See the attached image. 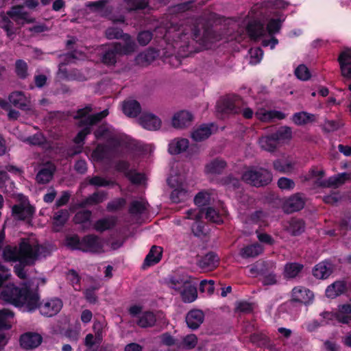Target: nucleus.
<instances>
[{"label":"nucleus","instance_id":"nucleus-12","mask_svg":"<svg viewBox=\"0 0 351 351\" xmlns=\"http://www.w3.org/2000/svg\"><path fill=\"white\" fill-rule=\"evenodd\" d=\"M313 297L312 291L302 287H295L292 291V300L295 302L307 304L313 299Z\"/></svg>","mask_w":351,"mask_h":351},{"label":"nucleus","instance_id":"nucleus-53","mask_svg":"<svg viewBox=\"0 0 351 351\" xmlns=\"http://www.w3.org/2000/svg\"><path fill=\"white\" fill-rule=\"evenodd\" d=\"M295 76L303 81L308 80L311 77V73L304 64L299 65L295 70Z\"/></svg>","mask_w":351,"mask_h":351},{"label":"nucleus","instance_id":"nucleus-64","mask_svg":"<svg viewBox=\"0 0 351 351\" xmlns=\"http://www.w3.org/2000/svg\"><path fill=\"white\" fill-rule=\"evenodd\" d=\"M250 340L258 346H263L267 343V338L263 334L254 333L251 335Z\"/></svg>","mask_w":351,"mask_h":351},{"label":"nucleus","instance_id":"nucleus-39","mask_svg":"<svg viewBox=\"0 0 351 351\" xmlns=\"http://www.w3.org/2000/svg\"><path fill=\"white\" fill-rule=\"evenodd\" d=\"M156 322L155 315L149 311L142 313L137 322V324L141 328L153 326Z\"/></svg>","mask_w":351,"mask_h":351},{"label":"nucleus","instance_id":"nucleus-22","mask_svg":"<svg viewBox=\"0 0 351 351\" xmlns=\"http://www.w3.org/2000/svg\"><path fill=\"white\" fill-rule=\"evenodd\" d=\"M247 32L251 40H258L265 33L264 25L260 21H253L247 26Z\"/></svg>","mask_w":351,"mask_h":351},{"label":"nucleus","instance_id":"nucleus-37","mask_svg":"<svg viewBox=\"0 0 351 351\" xmlns=\"http://www.w3.org/2000/svg\"><path fill=\"white\" fill-rule=\"evenodd\" d=\"M277 143L289 141L292 138V130L289 126H281L275 132L271 133Z\"/></svg>","mask_w":351,"mask_h":351},{"label":"nucleus","instance_id":"nucleus-59","mask_svg":"<svg viewBox=\"0 0 351 351\" xmlns=\"http://www.w3.org/2000/svg\"><path fill=\"white\" fill-rule=\"evenodd\" d=\"M125 203L124 198H117L108 204L107 210L110 212L118 210L123 207Z\"/></svg>","mask_w":351,"mask_h":351},{"label":"nucleus","instance_id":"nucleus-40","mask_svg":"<svg viewBox=\"0 0 351 351\" xmlns=\"http://www.w3.org/2000/svg\"><path fill=\"white\" fill-rule=\"evenodd\" d=\"M259 144L263 150L269 152H274L278 145L272 134L261 137L259 139Z\"/></svg>","mask_w":351,"mask_h":351},{"label":"nucleus","instance_id":"nucleus-1","mask_svg":"<svg viewBox=\"0 0 351 351\" xmlns=\"http://www.w3.org/2000/svg\"><path fill=\"white\" fill-rule=\"evenodd\" d=\"M11 276L10 269L0 263V299L7 303L16 306L25 305L29 311H33L38 306V294L30 291L27 287L19 288L13 284H8L3 287L4 282Z\"/></svg>","mask_w":351,"mask_h":351},{"label":"nucleus","instance_id":"nucleus-41","mask_svg":"<svg viewBox=\"0 0 351 351\" xmlns=\"http://www.w3.org/2000/svg\"><path fill=\"white\" fill-rule=\"evenodd\" d=\"M14 72L16 76L21 80H25L28 75V64L22 60H16L14 64Z\"/></svg>","mask_w":351,"mask_h":351},{"label":"nucleus","instance_id":"nucleus-4","mask_svg":"<svg viewBox=\"0 0 351 351\" xmlns=\"http://www.w3.org/2000/svg\"><path fill=\"white\" fill-rule=\"evenodd\" d=\"M106 145L112 150L125 147L132 151L139 152L140 154H152L155 151L154 144L145 143L121 134L111 132L106 138Z\"/></svg>","mask_w":351,"mask_h":351},{"label":"nucleus","instance_id":"nucleus-47","mask_svg":"<svg viewBox=\"0 0 351 351\" xmlns=\"http://www.w3.org/2000/svg\"><path fill=\"white\" fill-rule=\"evenodd\" d=\"M69 217V213L66 209L60 210L53 216V225L61 227L65 224Z\"/></svg>","mask_w":351,"mask_h":351},{"label":"nucleus","instance_id":"nucleus-7","mask_svg":"<svg viewBox=\"0 0 351 351\" xmlns=\"http://www.w3.org/2000/svg\"><path fill=\"white\" fill-rule=\"evenodd\" d=\"M62 303L60 299L54 298L44 303L39 302L38 297V306L41 313L47 317H51L56 315L62 308Z\"/></svg>","mask_w":351,"mask_h":351},{"label":"nucleus","instance_id":"nucleus-25","mask_svg":"<svg viewBox=\"0 0 351 351\" xmlns=\"http://www.w3.org/2000/svg\"><path fill=\"white\" fill-rule=\"evenodd\" d=\"M109 114L108 109H105L99 112L88 115L86 118L81 120L79 123L80 126H89L92 129V126L100 122L103 119L106 117Z\"/></svg>","mask_w":351,"mask_h":351},{"label":"nucleus","instance_id":"nucleus-17","mask_svg":"<svg viewBox=\"0 0 351 351\" xmlns=\"http://www.w3.org/2000/svg\"><path fill=\"white\" fill-rule=\"evenodd\" d=\"M219 263V258L214 252H209L202 257L197 262L198 266L204 271H208L216 268Z\"/></svg>","mask_w":351,"mask_h":351},{"label":"nucleus","instance_id":"nucleus-29","mask_svg":"<svg viewBox=\"0 0 351 351\" xmlns=\"http://www.w3.org/2000/svg\"><path fill=\"white\" fill-rule=\"evenodd\" d=\"M157 56V52L154 49H149L138 53L135 58L136 64L145 66L152 62Z\"/></svg>","mask_w":351,"mask_h":351},{"label":"nucleus","instance_id":"nucleus-9","mask_svg":"<svg viewBox=\"0 0 351 351\" xmlns=\"http://www.w3.org/2000/svg\"><path fill=\"white\" fill-rule=\"evenodd\" d=\"M304 199L299 193L289 197L283 204L282 209L287 213H292L298 211L304 206Z\"/></svg>","mask_w":351,"mask_h":351},{"label":"nucleus","instance_id":"nucleus-28","mask_svg":"<svg viewBox=\"0 0 351 351\" xmlns=\"http://www.w3.org/2000/svg\"><path fill=\"white\" fill-rule=\"evenodd\" d=\"M117 221L116 217L108 216L97 220L94 224V228L97 232H103L114 228L117 224Z\"/></svg>","mask_w":351,"mask_h":351},{"label":"nucleus","instance_id":"nucleus-57","mask_svg":"<svg viewBox=\"0 0 351 351\" xmlns=\"http://www.w3.org/2000/svg\"><path fill=\"white\" fill-rule=\"evenodd\" d=\"M25 141L30 145H42L45 141L46 138L41 133H36L32 136H28Z\"/></svg>","mask_w":351,"mask_h":351},{"label":"nucleus","instance_id":"nucleus-38","mask_svg":"<svg viewBox=\"0 0 351 351\" xmlns=\"http://www.w3.org/2000/svg\"><path fill=\"white\" fill-rule=\"evenodd\" d=\"M211 134V128L207 125H202L192 132L191 137L195 141H202L208 138Z\"/></svg>","mask_w":351,"mask_h":351},{"label":"nucleus","instance_id":"nucleus-58","mask_svg":"<svg viewBox=\"0 0 351 351\" xmlns=\"http://www.w3.org/2000/svg\"><path fill=\"white\" fill-rule=\"evenodd\" d=\"M153 34L149 31L140 32L137 36L138 43L142 45H147L152 39Z\"/></svg>","mask_w":351,"mask_h":351},{"label":"nucleus","instance_id":"nucleus-44","mask_svg":"<svg viewBox=\"0 0 351 351\" xmlns=\"http://www.w3.org/2000/svg\"><path fill=\"white\" fill-rule=\"evenodd\" d=\"M13 317L14 313L10 310L7 308L0 310V328L9 329L10 328L9 320Z\"/></svg>","mask_w":351,"mask_h":351},{"label":"nucleus","instance_id":"nucleus-51","mask_svg":"<svg viewBox=\"0 0 351 351\" xmlns=\"http://www.w3.org/2000/svg\"><path fill=\"white\" fill-rule=\"evenodd\" d=\"M126 34L123 33L121 29L117 27H110L106 31V36L108 39H123Z\"/></svg>","mask_w":351,"mask_h":351},{"label":"nucleus","instance_id":"nucleus-31","mask_svg":"<svg viewBox=\"0 0 351 351\" xmlns=\"http://www.w3.org/2000/svg\"><path fill=\"white\" fill-rule=\"evenodd\" d=\"M189 141L186 138L175 139L169 143L168 147L169 154H182L189 147Z\"/></svg>","mask_w":351,"mask_h":351},{"label":"nucleus","instance_id":"nucleus-49","mask_svg":"<svg viewBox=\"0 0 351 351\" xmlns=\"http://www.w3.org/2000/svg\"><path fill=\"white\" fill-rule=\"evenodd\" d=\"M204 213V210L202 209L194 217L197 222L192 226V231L197 237L204 234V226L199 222L200 219L203 217Z\"/></svg>","mask_w":351,"mask_h":351},{"label":"nucleus","instance_id":"nucleus-2","mask_svg":"<svg viewBox=\"0 0 351 351\" xmlns=\"http://www.w3.org/2000/svg\"><path fill=\"white\" fill-rule=\"evenodd\" d=\"M52 248L36 244L34 241L23 239L16 246L7 245L3 250L2 256L5 261H19L23 265H32L35 262L51 254Z\"/></svg>","mask_w":351,"mask_h":351},{"label":"nucleus","instance_id":"nucleus-19","mask_svg":"<svg viewBox=\"0 0 351 351\" xmlns=\"http://www.w3.org/2000/svg\"><path fill=\"white\" fill-rule=\"evenodd\" d=\"M123 40L125 42L123 45L121 43H114L117 47L116 49L119 53V56L129 55L134 52L136 45L132 37L129 34H125V38Z\"/></svg>","mask_w":351,"mask_h":351},{"label":"nucleus","instance_id":"nucleus-30","mask_svg":"<svg viewBox=\"0 0 351 351\" xmlns=\"http://www.w3.org/2000/svg\"><path fill=\"white\" fill-rule=\"evenodd\" d=\"M332 272L331 264L322 262L315 265L313 269V275L319 279L327 278Z\"/></svg>","mask_w":351,"mask_h":351},{"label":"nucleus","instance_id":"nucleus-26","mask_svg":"<svg viewBox=\"0 0 351 351\" xmlns=\"http://www.w3.org/2000/svg\"><path fill=\"white\" fill-rule=\"evenodd\" d=\"M162 253V250L161 247L153 245L145 257L143 267L145 268L158 263L161 259Z\"/></svg>","mask_w":351,"mask_h":351},{"label":"nucleus","instance_id":"nucleus-61","mask_svg":"<svg viewBox=\"0 0 351 351\" xmlns=\"http://www.w3.org/2000/svg\"><path fill=\"white\" fill-rule=\"evenodd\" d=\"M92 129L89 126H84L75 136L73 141L76 144H80L84 143L86 136L90 134Z\"/></svg>","mask_w":351,"mask_h":351},{"label":"nucleus","instance_id":"nucleus-42","mask_svg":"<svg viewBox=\"0 0 351 351\" xmlns=\"http://www.w3.org/2000/svg\"><path fill=\"white\" fill-rule=\"evenodd\" d=\"M329 187L337 188L343 184L346 181L351 180L350 173H342L335 176L330 177Z\"/></svg>","mask_w":351,"mask_h":351},{"label":"nucleus","instance_id":"nucleus-60","mask_svg":"<svg viewBox=\"0 0 351 351\" xmlns=\"http://www.w3.org/2000/svg\"><path fill=\"white\" fill-rule=\"evenodd\" d=\"M205 217L213 223H220L221 217L218 213L213 208L208 207L206 209Z\"/></svg>","mask_w":351,"mask_h":351},{"label":"nucleus","instance_id":"nucleus-13","mask_svg":"<svg viewBox=\"0 0 351 351\" xmlns=\"http://www.w3.org/2000/svg\"><path fill=\"white\" fill-rule=\"evenodd\" d=\"M56 166L52 162H47L36 175V181L39 184H47L53 178L56 171Z\"/></svg>","mask_w":351,"mask_h":351},{"label":"nucleus","instance_id":"nucleus-24","mask_svg":"<svg viewBox=\"0 0 351 351\" xmlns=\"http://www.w3.org/2000/svg\"><path fill=\"white\" fill-rule=\"evenodd\" d=\"M291 121L296 125H305L310 123L316 121V117L314 114L307 112L306 111H301L295 112L292 115Z\"/></svg>","mask_w":351,"mask_h":351},{"label":"nucleus","instance_id":"nucleus-16","mask_svg":"<svg viewBox=\"0 0 351 351\" xmlns=\"http://www.w3.org/2000/svg\"><path fill=\"white\" fill-rule=\"evenodd\" d=\"M204 319V314L203 311L199 309H193L190 311L186 316V322L187 326L195 330L199 327Z\"/></svg>","mask_w":351,"mask_h":351},{"label":"nucleus","instance_id":"nucleus-23","mask_svg":"<svg viewBox=\"0 0 351 351\" xmlns=\"http://www.w3.org/2000/svg\"><path fill=\"white\" fill-rule=\"evenodd\" d=\"M9 101L14 107L23 110L28 109V104L25 94L22 91H14L10 94Z\"/></svg>","mask_w":351,"mask_h":351},{"label":"nucleus","instance_id":"nucleus-21","mask_svg":"<svg viewBox=\"0 0 351 351\" xmlns=\"http://www.w3.org/2000/svg\"><path fill=\"white\" fill-rule=\"evenodd\" d=\"M115 43L108 46L103 52L101 62L106 65L112 66L117 63V56H119Z\"/></svg>","mask_w":351,"mask_h":351},{"label":"nucleus","instance_id":"nucleus-63","mask_svg":"<svg viewBox=\"0 0 351 351\" xmlns=\"http://www.w3.org/2000/svg\"><path fill=\"white\" fill-rule=\"evenodd\" d=\"M221 182L223 184L226 185L229 187H232L233 189H237L240 185L239 180L232 176H228L225 178H223L221 180Z\"/></svg>","mask_w":351,"mask_h":351},{"label":"nucleus","instance_id":"nucleus-35","mask_svg":"<svg viewBox=\"0 0 351 351\" xmlns=\"http://www.w3.org/2000/svg\"><path fill=\"white\" fill-rule=\"evenodd\" d=\"M107 198V193L104 191H99L94 193L93 195L81 202L78 206L84 208L86 205L97 204L104 202Z\"/></svg>","mask_w":351,"mask_h":351},{"label":"nucleus","instance_id":"nucleus-56","mask_svg":"<svg viewBox=\"0 0 351 351\" xmlns=\"http://www.w3.org/2000/svg\"><path fill=\"white\" fill-rule=\"evenodd\" d=\"M210 201V195L206 192L198 193L195 198L194 202L198 206H204L207 205Z\"/></svg>","mask_w":351,"mask_h":351},{"label":"nucleus","instance_id":"nucleus-10","mask_svg":"<svg viewBox=\"0 0 351 351\" xmlns=\"http://www.w3.org/2000/svg\"><path fill=\"white\" fill-rule=\"evenodd\" d=\"M14 217L20 220L31 219L34 213V208L29 203L14 205L12 209Z\"/></svg>","mask_w":351,"mask_h":351},{"label":"nucleus","instance_id":"nucleus-15","mask_svg":"<svg viewBox=\"0 0 351 351\" xmlns=\"http://www.w3.org/2000/svg\"><path fill=\"white\" fill-rule=\"evenodd\" d=\"M141 125L149 130H156L161 125L160 119L152 113H143L139 118Z\"/></svg>","mask_w":351,"mask_h":351},{"label":"nucleus","instance_id":"nucleus-20","mask_svg":"<svg viewBox=\"0 0 351 351\" xmlns=\"http://www.w3.org/2000/svg\"><path fill=\"white\" fill-rule=\"evenodd\" d=\"M263 252V246L258 243H255L241 247L239 251V255L243 258H255L262 254Z\"/></svg>","mask_w":351,"mask_h":351},{"label":"nucleus","instance_id":"nucleus-54","mask_svg":"<svg viewBox=\"0 0 351 351\" xmlns=\"http://www.w3.org/2000/svg\"><path fill=\"white\" fill-rule=\"evenodd\" d=\"M92 213L88 210H83L77 212L74 218L73 221L75 223H84L90 221Z\"/></svg>","mask_w":351,"mask_h":351},{"label":"nucleus","instance_id":"nucleus-52","mask_svg":"<svg viewBox=\"0 0 351 351\" xmlns=\"http://www.w3.org/2000/svg\"><path fill=\"white\" fill-rule=\"evenodd\" d=\"M187 191L182 188L174 189L171 194V199L174 203H178L186 199Z\"/></svg>","mask_w":351,"mask_h":351},{"label":"nucleus","instance_id":"nucleus-33","mask_svg":"<svg viewBox=\"0 0 351 351\" xmlns=\"http://www.w3.org/2000/svg\"><path fill=\"white\" fill-rule=\"evenodd\" d=\"M184 302H192L197 297L196 287L193 285L191 282L186 285V287L179 293Z\"/></svg>","mask_w":351,"mask_h":351},{"label":"nucleus","instance_id":"nucleus-32","mask_svg":"<svg viewBox=\"0 0 351 351\" xmlns=\"http://www.w3.org/2000/svg\"><path fill=\"white\" fill-rule=\"evenodd\" d=\"M189 282L190 278L187 276H176L169 279V286L170 288L180 293Z\"/></svg>","mask_w":351,"mask_h":351},{"label":"nucleus","instance_id":"nucleus-18","mask_svg":"<svg viewBox=\"0 0 351 351\" xmlns=\"http://www.w3.org/2000/svg\"><path fill=\"white\" fill-rule=\"evenodd\" d=\"M123 112L129 117H136L141 112L140 103L135 99L124 101L122 105Z\"/></svg>","mask_w":351,"mask_h":351},{"label":"nucleus","instance_id":"nucleus-55","mask_svg":"<svg viewBox=\"0 0 351 351\" xmlns=\"http://www.w3.org/2000/svg\"><path fill=\"white\" fill-rule=\"evenodd\" d=\"M112 132L106 124H101L94 132V135L96 139H106Z\"/></svg>","mask_w":351,"mask_h":351},{"label":"nucleus","instance_id":"nucleus-45","mask_svg":"<svg viewBox=\"0 0 351 351\" xmlns=\"http://www.w3.org/2000/svg\"><path fill=\"white\" fill-rule=\"evenodd\" d=\"M147 209V203L143 200H135L131 202L129 213L132 215H141Z\"/></svg>","mask_w":351,"mask_h":351},{"label":"nucleus","instance_id":"nucleus-50","mask_svg":"<svg viewBox=\"0 0 351 351\" xmlns=\"http://www.w3.org/2000/svg\"><path fill=\"white\" fill-rule=\"evenodd\" d=\"M289 231L292 235H298L304 230V223L301 219H293L290 222Z\"/></svg>","mask_w":351,"mask_h":351},{"label":"nucleus","instance_id":"nucleus-3","mask_svg":"<svg viewBox=\"0 0 351 351\" xmlns=\"http://www.w3.org/2000/svg\"><path fill=\"white\" fill-rule=\"evenodd\" d=\"M211 29L204 28L203 32L197 25H193L191 33L180 30L176 34L177 39L175 40L174 47L178 49V54L182 58H186L193 53L199 51L197 46V43H202L211 38Z\"/></svg>","mask_w":351,"mask_h":351},{"label":"nucleus","instance_id":"nucleus-27","mask_svg":"<svg viewBox=\"0 0 351 351\" xmlns=\"http://www.w3.org/2000/svg\"><path fill=\"white\" fill-rule=\"evenodd\" d=\"M227 163L221 158H216L205 166V172L208 174H221L226 169Z\"/></svg>","mask_w":351,"mask_h":351},{"label":"nucleus","instance_id":"nucleus-36","mask_svg":"<svg viewBox=\"0 0 351 351\" xmlns=\"http://www.w3.org/2000/svg\"><path fill=\"white\" fill-rule=\"evenodd\" d=\"M346 290V284L343 281H337L328 286L326 290V296L330 298H335Z\"/></svg>","mask_w":351,"mask_h":351},{"label":"nucleus","instance_id":"nucleus-5","mask_svg":"<svg viewBox=\"0 0 351 351\" xmlns=\"http://www.w3.org/2000/svg\"><path fill=\"white\" fill-rule=\"evenodd\" d=\"M67 245L73 250L101 254L105 252L104 241L95 234H88L80 239L77 235L68 237Z\"/></svg>","mask_w":351,"mask_h":351},{"label":"nucleus","instance_id":"nucleus-14","mask_svg":"<svg viewBox=\"0 0 351 351\" xmlns=\"http://www.w3.org/2000/svg\"><path fill=\"white\" fill-rule=\"evenodd\" d=\"M338 62L342 75L351 79V50L342 51L338 57Z\"/></svg>","mask_w":351,"mask_h":351},{"label":"nucleus","instance_id":"nucleus-43","mask_svg":"<svg viewBox=\"0 0 351 351\" xmlns=\"http://www.w3.org/2000/svg\"><path fill=\"white\" fill-rule=\"evenodd\" d=\"M219 110L225 114L237 113L234 101L230 98L223 99L218 105Z\"/></svg>","mask_w":351,"mask_h":351},{"label":"nucleus","instance_id":"nucleus-48","mask_svg":"<svg viewBox=\"0 0 351 351\" xmlns=\"http://www.w3.org/2000/svg\"><path fill=\"white\" fill-rule=\"evenodd\" d=\"M284 21V19H271L266 27L269 34L272 36L278 33L280 30Z\"/></svg>","mask_w":351,"mask_h":351},{"label":"nucleus","instance_id":"nucleus-11","mask_svg":"<svg viewBox=\"0 0 351 351\" xmlns=\"http://www.w3.org/2000/svg\"><path fill=\"white\" fill-rule=\"evenodd\" d=\"M193 118V114L189 111L180 110L173 115L172 125L176 128H184L191 124Z\"/></svg>","mask_w":351,"mask_h":351},{"label":"nucleus","instance_id":"nucleus-62","mask_svg":"<svg viewBox=\"0 0 351 351\" xmlns=\"http://www.w3.org/2000/svg\"><path fill=\"white\" fill-rule=\"evenodd\" d=\"M68 81L84 82L86 80L85 75L77 69H73L69 72V75L66 76Z\"/></svg>","mask_w":351,"mask_h":351},{"label":"nucleus","instance_id":"nucleus-6","mask_svg":"<svg viewBox=\"0 0 351 351\" xmlns=\"http://www.w3.org/2000/svg\"><path fill=\"white\" fill-rule=\"evenodd\" d=\"M243 181L252 186L260 187L269 184L272 180L269 171L262 167L251 168L242 176Z\"/></svg>","mask_w":351,"mask_h":351},{"label":"nucleus","instance_id":"nucleus-34","mask_svg":"<svg viewBox=\"0 0 351 351\" xmlns=\"http://www.w3.org/2000/svg\"><path fill=\"white\" fill-rule=\"evenodd\" d=\"M303 268L302 264L288 263L285 265L283 275L285 278H294L302 271Z\"/></svg>","mask_w":351,"mask_h":351},{"label":"nucleus","instance_id":"nucleus-8","mask_svg":"<svg viewBox=\"0 0 351 351\" xmlns=\"http://www.w3.org/2000/svg\"><path fill=\"white\" fill-rule=\"evenodd\" d=\"M42 336L36 332H26L23 334L19 339L20 346L25 350L37 348L42 343Z\"/></svg>","mask_w":351,"mask_h":351},{"label":"nucleus","instance_id":"nucleus-46","mask_svg":"<svg viewBox=\"0 0 351 351\" xmlns=\"http://www.w3.org/2000/svg\"><path fill=\"white\" fill-rule=\"evenodd\" d=\"M295 166V163L288 160H278L274 162V167L276 171L283 173L291 171Z\"/></svg>","mask_w":351,"mask_h":351}]
</instances>
